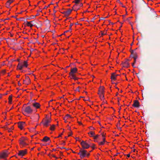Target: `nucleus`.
Masks as SVG:
<instances>
[{
  "instance_id": "dca6fc26",
  "label": "nucleus",
  "mask_w": 160,
  "mask_h": 160,
  "mask_svg": "<svg viewBox=\"0 0 160 160\" xmlns=\"http://www.w3.org/2000/svg\"><path fill=\"white\" fill-rule=\"evenodd\" d=\"M26 79L27 81L26 82V84L27 85H28L31 82L30 79L28 76H26Z\"/></svg>"
},
{
  "instance_id": "5fc2aeb1",
  "label": "nucleus",
  "mask_w": 160,
  "mask_h": 160,
  "mask_svg": "<svg viewBox=\"0 0 160 160\" xmlns=\"http://www.w3.org/2000/svg\"><path fill=\"white\" fill-rule=\"evenodd\" d=\"M127 157L128 158H129L130 157V154H128L127 155Z\"/></svg>"
},
{
  "instance_id": "c756f323",
  "label": "nucleus",
  "mask_w": 160,
  "mask_h": 160,
  "mask_svg": "<svg viewBox=\"0 0 160 160\" xmlns=\"http://www.w3.org/2000/svg\"><path fill=\"white\" fill-rule=\"evenodd\" d=\"M99 135H96V136H94V139H97L98 138V137L99 136Z\"/></svg>"
},
{
  "instance_id": "69168bd1",
  "label": "nucleus",
  "mask_w": 160,
  "mask_h": 160,
  "mask_svg": "<svg viewBox=\"0 0 160 160\" xmlns=\"http://www.w3.org/2000/svg\"><path fill=\"white\" fill-rule=\"evenodd\" d=\"M21 19V18H17V20H20Z\"/></svg>"
},
{
  "instance_id": "0eeeda50",
  "label": "nucleus",
  "mask_w": 160,
  "mask_h": 160,
  "mask_svg": "<svg viewBox=\"0 0 160 160\" xmlns=\"http://www.w3.org/2000/svg\"><path fill=\"white\" fill-rule=\"evenodd\" d=\"M33 111V110L29 106L26 107L24 109V111L28 114L32 113Z\"/></svg>"
},
{
  "instance_id": "423d86ee",
  "label": "nucleus",
  "mask_w": 160,
  "mask_h": 160,
  "mask_svg": "<svg viewBox=\"0 0 160 160\" xmlns=\"http://www.w3.org/2000/svg\"><path fill=\"white\" fill-rule=\"evenodd\" d=\"M8 154L7 152H3L0 153V158L5 159L6 160V158L8 157Z\"/></svg>"
},
{
  "instance_id": "2f4dec72",
  "label": "nucleus",
  "mask_w": 160,
  "mask_h": 160,
  "mask_svg": "<svg viewBox=\"0 0 160 160\" xmlns=\"http://www.w3.org/2000/svg\"><path fill=\"white\" fill-rule=\"evenodd\" d=\"M73 24V23H71L70 25L69 26V29L70 30H71V29H72L71 27Z\"/></svg>"
},
{
  "instance_id": "412c9836",
  "label": "nucleus",
  "mask_w": 160,
  "mask_h": 160,
  "mask_svg": "<svg viewBox=\"0 0 160 160\" xmlns=\"http://www.w3.org/2000/svg\"><path fill=\"white\" fill-rule=\"evenodd\" d=\"M12 95H11L9 96V98H8V100H9V104H11L12 102Z\"/></svg>"
},
{
  "instance_id": "774afa93",
  "label": "nucleus",
  "mask_w": 160,
  "mask_h": 160,
  "mask_svg": "<svg viewBox=\"0 0 160 160\" xmlns=\"http://www.w3.org/2000/svg\"><path fill=\"white\" fill-rule=\"evenodd\" d=\"M78 123H79V124H82V123H81L80 122H78Z\"/></svg>"
},
{
  "instance_id": "a18cd8bd",
  "label": "nucleus",
  "mask_w": 160,
  "mask_h": 160,
  "mask_svg": "<svg viewBox=\"0 0 160 160\" xmlns=\"http://www.w3.org/2000/svg\"><path fill=\"white\" fill-rule=\"evenodd\" d=\"M5 72L6 71L5 70H4L2 71V72L3 73H5Z\"/></svg>"
},
{
  "instance_id": "6ab92c4d",
  "label": "nucleus",
  "mask_w": 160,
  "mask_h": 160,
  "mask_svg": "<svg viewBox=\"0 0 160 160\" xmlns=\"http://www.w3.org/2000/svg\"><path fill=\"white\" fill-rule=\"evenodd\" d=\"M33 21H31V22L27 21V25L28 26L30 27H32L33 26V25L31 23V22H32Z\"/></svg>"
},
{
  "instance_id": "052dcab7",
  "label": "nucleus",
  "mask_w": 160,
  "mask_h": 160,
  "mask_svg": "<svg viewBox=\"0 0 160 160\" xmlns=\"http://www.w3.org/2000/svg\"><path fill=\"white\" fill-rule=\"evenodd\" d=\"M118 129L119 130H121V128H120V127H118Z\"/></svg>"
},
{
  "instance_id": "8fccbe9b",
  "label": "nucleus",
  "mask_w": 160,
  "mask_h": 160,
  "mask_svg": "<svg viewBox=\"0 0 160 160\" xmlns=\"http://www.w3.org/2000/svg\"><path fill=\"white\" fill-rule=\"evenodd\" d=\"M18 85H19V86H21V84L20 83L19 81H18Z\"/></svg>"
},
{
  "instance_id": "7c9ffc66",
  "label": "nucleus",
  "mask_w": 160,
  "mask_h": 160,
  "mask_svg": "<svg viewBox=\"0 0 160 160\" xmlns=\"http://www.w3.org/2000/svg\"><path fill=\"white\" fill-rule=\"evenodd\" d=\"M13 2V0H9L8 1H7V2H8L10 4Z\"/></svg>"
},
{
  "instance_id": "f704fd0d",
  "label": "nucleus",
  "mask_w": 160,
  "mask_h": 160,
  "mask_svg": "<svg viewBox=\"0 0 160 160\" xmlns=\"http://www.w3.org/2000/svg\"><path fill=\"white\" fill-rule=\"evenodd\" d=\"M75 139H76V140L77 141H80V139L78 138V137H76L75 138Z\"/></svg>"
},
{
  "instance_id": "37998d69",
  "label": "nucleus",
  "mask_w": 160,
  "mask_h": 160,
  "mask_svg": "<svg viewBox=\"0 0 160 160\" xmlns=\"http://www.w3.org/2000/svg\"><path fill=\"white\" fill-rule=\"evenodd\" d=\"M117 2L119 3H120L121 4V5H122V3H121L119 0H118L117 1Z\"/></svg>"
},
{
  "instance_id": "3c124183",
  "label": "nucleus",
  "mask_w": 160,
  "mask_h": 160,
  "mask_svg": "<svg viewBox=\"0 0 160 160\" xmlns=\"http://www.w3.org/2000/svg\"><path fill=\"white\" fill-rule=\"evenodd\" d=\"M89 128H90V129H94V128H93V127H89Z\"/></svg>"
},
{
  "instance_id": "79ce46f5",
  "label": "nucleus",
  "mask_w": 160,
  "mask_h": 160,
  "mask_svg": "<svg viewBox=\"0 0 160 160\" xmlns=\"http://www.w3.org/2000/svg\"><path fill=\"white\" fill-rule=\"evenodd\" d=\"M94 146H95V144H93V146H91V147L92 148V149H94V148H95Z\"/></svg>"
},
{
  "instance_id": "338daca9",
  "label": "nucleus",
  "mask_w": 160,
  "mask_h": 160,
  "mask_svg": "<svg viewBox=\"0 0 160 160\" xmlns=\"http://www.w3.org/2000/svg\"><path fill=\"white\" fill-rule=\"evenodd\" d=\"M2 97V95L1 94H0V98H1Z\"/></svg>"
},
{
  "instance_id": "6e6552de",
  "label": "nucleus",
  "mask_w": 160,
  "mask_h": 160,
  "mask_svg": "<svg viewBox=\"0 0 160 160\" xmlns=\"http://www.w3.org/2000/svg\"><path fill=\"white\" fill-rule=\"evenodd\" d=\"M104 87L103 86H101L99 90V92L98 93V94H101L102 95V98H104Z\"/></svg>"
},
{
  "instance_id": "f8f14e48",
  "label": "nucleus",
  "mask_w": 160,
  "mask_h": 160,
  "mask_svg": "<svg viewBox=\"0 0 160 160\" xmlns=\"http://www.w3.org/2000/svg\"><path fill=\"white\" fill-rule=\"evenodd\" d=\"M139 103L138 100H134V103L132 105V106L135 108H138L139 107Z\"/></svg>"
},
{
  "instance_id": "de8ad7c7",
  "label": "nucleus",
  "mask_w": 160,
  "mask_h": 160,
  "mask_svg": "<svg viewBox=\"0 0 160 160\" xmlns=\"http://www.w3.org/2000/svg\"><path fill=\"white\" fill-rule=\"evenodd\" d=\"M72 134V132H71L70 133H69V134L68 135V137H69V136H70Z\"/></svg>"
},
{
  "instance_id": "ddd939ff",
  "label": "nucleus",
  "mask_w": 160,
  "mask_h": 160,
  "mask_svg": "<svg viewBox=\"0 0 160 160\" xmlns=\"http://www.w3.org/2000/svg\"><path fill=\"white\" fill-rule=\"evenodd\" d=\"M77 71V69L76 68H71V72L69 73V75L75 74Z\"/></svg>"
},
{
  "instance_id": "6e6d98bb",
  "label": "nucleus",
  "mask_w": 160,
  "mask_h": 160,
  "mask_svg": "<svg viewBox=\"0 0 160 160\" xmlns=\"http://www.w3.org/2000/svg\"><path fill=\"white\" fill-rule=\"evenodd\" d=\"M13 128H14L13 126H12L10 129H13Z\"/></svg>"
},
{
  "instance_id": "bb28decb",
  "label": "nucleus",
  "mask_w": 160,
  "mask_h": 160,
  "mask_svg": "<svg viewBox=\"0 0 160 160\" xmlns=\"http://www.w3.org/2000/svg\"><path fill=\"white\" fill-rule=\"evenodd\" d=\"M2 128H5L6 129H7L8 130V132H11V130H10V128H7V127H2Z\"/></svg>"
},
{
  "instance_id": "f257e3e1",
  "label": "nucleus",
  "mask_w": 160,
  "mask_h": 160,
  "mask_svg": "<svg viewBox=\"0 0 160 160\" xmlns=\"http://www.w3.org/2000/svg\"><path fill=\"white\" fill-rule=\"evenodd\" d=\"M51 119L50 117H46V118L43 120L41 123H42L44 126L47 127L49 125V124L51 122Z\"/></svg>"
},
{
  "instance_id": "39448f33",
  "label": "nucleus",
  "mask_w": 160,
  "mask_h": 160,
  "mask_svg": "<svg viewBox=\"0 0 160 160\" xmlns=\"http://www.w3.org/2000/svg\"><path fill=\"white\" fill-rule=\"evenodd\" d=\"M27 139L26 138H22L19 140L20 144L23 147L27 145V144L26 142L25 141Z\"/></svg>"
},
{
  "instance_id": "1a4fd4ad",
  "label": "nucleus",
  "mask_w": 160,
  "mask_h": 160,
  "mask_svg": "<svg viewBox=\"0 0 160 160\" xmlns=\"http://www.w3.org/2000/svg\"><path fill=\"white\" fill-rule=\"evenodd\" d=\"M129 61V59H126L125 61L122 62V64L124 67L128 68L129 66V64L128 62Z\"/></svg>"
},
{
  "instance_id": "7ed1b4c3",
  "label": "nucleus",
  "mask_w": 160,
  "mask_h": 160,
  "mask_svg": "<svg viewBox=\"0 0 160 160\" xmlns=\"http://www.w3.org/2000/svg\"><path fill=\"white\" fill-rule=\"evenodd\" d=\"M87 152V151L85 150L80 149L78 154L80 155V157L81 158H82L86 156Z\"/></svg>"
},
{
  "instance_id": "0e129e2a",
  "label": "nucleus",
  "mask_w": 160,
  "mask_h": 160,
  "mask_svg": "<svg viewBox=\"0 0 160 160\" xmlns=\"http://www.w3.org/2000/svg\"><path fill=\"white\" fill-rule=\"evenodd\" d=\"M77 6V4H75L73 6V7H75V6Z\"/></svg>"
},
{
  "instance_id": "72a5a7b5",
  "label": "nucleus",
  "mask_w": 160,
  "mask_h": 160,
  "mask_svg": "<svg viewBox=\"0 0 160 160\" xmlns=\"http://www.w3.org/2000/svg\"><path fill=\"white\" fill-rule=\"evenodd\" d=\"M101 34L102 36H103L104 35L106 34V32L105 33H103L102 31H101Z\"/></svg>"
},
{
  "instance_id": "4d7b16f0",
  "label": "nucleus",
  "mask_w": 160,
  "mask_h": 160,
  "mask_svg": "<svg viewBox=\"0 0 160 160\" xmlns=\"http://www.w3.org/2000/svg\"><path fill=\"white\" fill-rule=\"evenodd\" d=\"M26 81H25V80H23V83H25L26 84Z\"/></svg>"
},
{
  "instance_id": "603ef678",
  "label": "nucleus",
  "mask_w": 160,
  "mask_h": 160,
  "mask_svg": "<svg viewBox=\"0 0 160 160\" xmlns=\"http://www.w3.org/2000/svg\"><path fill=\"white\" fill-rule=\"evenodd\" d=\"M62 134V133L61 134L59 135V136L57 137V138H59V137H60Z\"/></svg>"
},
{
  "instance_id": "c85d7f7f",
  "label": "nucleus",
  "mask_w": 160,
  "mask_h": 160,
  "mask_svg": "<svg viewBox=\"0 0 160 160\" xmlns=\"http://www.w3.org/2000/svg\"><path fill=\"white\" fill-rule=\"evenodd\" d=\"M104 142L103 141L101 142H99V145H103L104 144Z\"/></svg>"
},
{
  "instance_id": "a878e982",
  "label": "nucleus",
  "mask_w": 160,
  "mask_h": 160,
  "mask_svg": "<svg viewBox=\"0 0 160 160\" xmlns=\"http://www.w3.org/2000/svg\"><path fill=\"white\" fill-rule=\"evenodd\" d=\"M75 76V74L70 75L69 77H70L71 79H73Z\"/></svg>"
},
{
  "instance_id": "f3484780",
  "label": "nucleus",
  "mask_w": 160,
  "mask_h": 160,
  "mask_svg": "<svg viewBox=\"0 0 160 160\" xmlns=\"http://www.w3.org/2000/svg\"><path fill=\"white\" fill-rule=\"evenodd\" d=\"M111 78L112 80H116V77L115 76V73H112L111 74Z\"/></svg>"
},
{
  "instance_id": "c03bdc74",
  "label": "nucleus",
  "mask_w": 160,
  "mask_h": 160,
  "mask_svg": "<svg viewBox=\"0 0 160 160\" xmlns=\"http://www.w3.org/2000/svg\"><path fill=\"white\" fill-rule=\"evenodd\" d=\"M100 96V97L101 99H103V98H102V95L101 94H99Z\"/></svg>"
},
{
  "instance_id": "a19ab883",
  "label": "nucleus",
  "mask_w": 160,
  "mask_h": 160,
  "mask_svg": "<svg viewBox=\"0 0 160 160\" xmlns=\"http://www.w3.org/2000/svg\"><path fill=\"white\" fill-rule=\"evenodd\" d=\"M102 139H103V141L104 142H106V141L105 140V137H104Z\"/></svg>"
},
{
  "instance_id": "4468645a",
  "label": "nucleus",
  "mask_w": 160,
  "mask_h": 160,
  "mask_svg": "<svg viewBox=\"0 0 160 160\" xmlns=\"http://www.w3.org/2000/svg\"><path fill=\"white\" fill-rule=\"evenodd\" d=\"M72 9H71L70 8L68 9L66 11L65 16H68L71 12Z\"/></svg>"
},
{
  "instance_id": "c9c22d12",
  "label": "nucleus",
  "mask_w": 160,
  "mask_h": 160,
  "mask_svg": "<svg viewBox=\"0 0 160 160\" xmlns=\"http://www.w3.org/2000/svg\"><path fill=\"white\" fill-rule=\"evenodd\" d=\"M105 134H104L103 133H102V135L103 138L105 137Z\"/></svg>"
},
{
  "instance_id": "bf43d9fd",
  "label": "nucleus",
  "mask_w": 160,
  "mask_h": 160,
  "mask_svg": "<svg viewBox=\"0 0 160 160\" xmlns=\"http://www.w3.org/2000/svg\"><path fill=\"white\" fill-rule=\"evenodd\" d=\"M19 76H20V75H17V76H16V77L17 78H19Z\"/></svg>"
},
{
  "instance_id": "20e7f679",
  "label": "nucleus",
  "mask_w": 160,
  "mask_h": 160,
  "mask_svg": "<svg viewBox=\"0 0 160 160\" xmlns=\"http://www.w3.org/2000/svg\"><path fill=\"white\" fill-rule=\"evenodd\" d=\"M81 144L83 149H88L90 147V145L87 143L86 141H82L81 142Z\"/></svg>"
},
{
  "instance_id": "9b49d317",
  "label": "nucleus",
  "mask_w": 160,
  "mask_h": 160,
  "mask_svg": "<svg viewBox=\"0 0 160 160\" xmlns=\"http://www.w3.org/2000/svg\"><path fill=\"white\" fill-rule=\"evenodd\" d=\"M25 124V122H19L18 123V127L21 130L23 129V127H24Z\"/></svg>"
},
{
  "instance_id": "b1692460",
  "label": "nucleus",
  "mask_w": 160,
  "mask_h": 160,
  "mask_svg": "<svg viewBox=\"0 0 160 160\" xmlns=\"http://www.w3.org/2000/svg\"><path fill=\"white\" fill-rule=\"evenodd\" d=\"M54 129H55V125H51V126L50 128V129L51 130L53 131V130H54Z\"/></svg>"
},
{
  "instance_id": "4c0bfd02",
  "label": "nucleus",
  "mask_w": 160,
  "mask_h": 160,
  "mask_svg": "<svg viewBox=\"0 0 160 160\" xmlns=\"http://www.w3.org/2000/svg\"><path fill=\"white\" fill-rule=\"evenodd\" d=\"M73 79H74L75 80H77L78 79V78L75 77V76Z\"/></svg>"
},
{
  "instance_id": "9d476101",
  "label": "nucleus",
  "mask_w": 160,
  "mask_h": 160,
  "mask_svg": "<svg viewBox=\"0 0 160 160\" xmlns=\"http://www.w3.org/2000/svg\"><path fill=\"white\" fill-rule=\"evenodd\" d=\"M27 150L25 149L24 150H20L18 153V155L21 156H24L27 153Z\"/></svg>"
},
{
  "instance_id": "a211bd4d",
  "label": "nucleus",
  "mask_w": 160,
  "mask_h": 160,
  "mask_svg": "<svg viewBox=\"0 0 160 160\" xmlns=\"http://www.w3.org/2000/svg\"><path fill=\"white\" fill-rule=\"evenodd\" d=\"M49 140L50 138L49 137L47 136H45L43 138V139L42 140V141L44 142H47Z\"/></svg>"
},
{
  "instance_id": "e2e57ef3",
  "label": "nucleus",
  "mask_w": 160,
  "mask_h": 160,
  "mask_svg": "<svg viewBox=\"0 0 160 160\" xmlns=\"http://www.w3.org/2000/svg\"><path fill=\"white\" fill-rule=\"evenodd\" d=\"M62 144H63V145H65V142L63 141V142Z\"/></svg>"
},
{
  "instance_id": "2eb2a0df",
  "label": "nucleus",
  "mask_w": 160,
  "mask_h": 160,
  "mask_svg": "<svg viewBox=\"0 0 160 160\" xmlns=\"http://www.w3.org/2000/svg\"><path fill=\"white\" fill-rule=\"evenodd\" d=\"M33 106L36 108H38L40 107V104L38 102H35L33 103Z\"/></svg>"
},
{
  "instance_id": "49530a36",
  "label": "nucleus",
  "mask_w": 160,
  "mask_h": 160,
  "mask_svg": "<svg viewBox=\"0 0 160 160\" xmlns=\"http://www.w3.org/2000/svg\"><path fill=\"white\" fill-rule=\"evenodd\" d=\"M89 155H90V154L89 153H87V155L86 156L87 157H88Z\"/></svg>"
},
{
  "instance_id": "cd10ccee",
  "label": "nucleus",
  "mask_w": 160,
  "mask_h": 160,
  "mask_svg": "<svg viewBox=\"0 0 160 160\" xmlns=\"http://www.w3.org/2000/svg\"><path fill=\"white\" fill-rule=\"evenodd\" d=\"M6 7H7L8 8H9V6L10 5V4L8 2H7L6 4Z\"/></svg>"
},
{
  "instance_id": "473e14b6",
  "label": "nucleus",
  "mask_w": 160,
  "mask_h": 160,
  "mask_svg": "<svg viewBox=\"0 0 160 160\" xmlns=\"http://www.w3.org/2000/svg\"><path fill=\"white\" fill-rule=\"evenodd\" d=\"M69 117H70V118L71 117L70 116L69 114H67L66 115V117H65V118H68Z\"/></svg>"
},
{
  "instance_id": "4be33fe9",
  "label": "nucleus",
  "mask_w": 160,
  "mask_h": 160,
  "mask_svg": "<svg viewBox=\"0 0 160 160\" xmlns=\"http://www.w3.org/2000/svg\"><path fill=\"white\" fill-rule=\"evenodd\" d=\"M132 58L134 59V63H136V60L138 58L137 56L136 55V53L134 54V55L132 57Z\"/></svg>"
},
{
  "instance_id": "aec40b11",
  "label": "nucleus",
  "mask_w": 160,
  "mask_h": 160,
  "mask_svg": "<svg viewBox=\"0 0 160 160\" xmlns=\"http://www.w3.org/2000/svg\"><path fill=\"white\" fill-rule=\"evenodd\" d=\"M45 24L46 25L48 28H49L50 26V25L49 21L46 20L45 21Z\"/></svg>"
},
{
  "instance_id": "ea45409f",
  "label": "nucleus",
  "mask_w": 160,
  "mask_h": 160,
  "mask_svg": "<svg viewBox=\"0 0 160 160\" xmlns=\"http://www.w3.org/2000/svg\"><path fill=\"white\" fill-rule=\"evenodd\" d=\"M107 17H106V18H107ZM104 18H102V17H101L100 19V20H103L104 19Z\"/></svg>"
},
{
  "instance_id": "e433bc0d",
  "label": "nucleus",
  "mask_w": 160,
  "mask_h": 160,
  "mask_svg": "<svg viewBox=\"0 0 160 160\" xmlns=\"http://www.w3.org/2000/svg\"><path fill=\"white\" fill-rule=\"evenodd\" d=\"M79 87H78V88L76 89V91H78L79 92Z\"/></svg>"
},
{
  "instance_id": "09e8293b",
  "label": "nucleus",
  "mask_w": 160,
  "mask_h": 160,
  "mask_svg": "<svg viewBox=\"0 0 160 160\" xmlns=\"http://www.w3.org/2000/svg\"><path fill=\"white\" fill-rule=\"evenodd\" d=\"M71 31V30H70L69 29V30H68L66 31L64 33L68 32H69V31Z\"/></svg>"
},
{
  "instance_id": "58836bf2",
  "label": "nucleus",
  "mask_w": 160,
  "mask_h": 160,
  "mask_svg": "<svg viewBox=\"0 0 160 160\" xmlns=\"http://www.w3.org/2000/svg\"><path fill=\"white\" fill-rule=\"evenodd\" d=\"M50 6V5H49L48 6H45L44 8V9H47L48 7H49Z\"/></svg>"
},
{
  "instance_id": "680f3d73",
  "label": "nucleus",
  "mask_w": 160,
  "mask_h": 160,
  "mask_svg": "<svg viewBox=\"0 0 160 160\" xmlns=\"http://www.w3.org/2000/svg\"><path fill=\"white\" fill-rule=\"evenodd\" d=\"M142 2L143 3H145V2L144 1H143V0H141Z\"/></svg>"
},
{
  "instance_id": "864d4df0",
  "label": "nucleus",
  "mask_w": 160,
  "mask_h": 160,
  "mask_svg": "<svg viewBox=\"0 0 160 160\" xmlns=\"http://www.w3.org/2000/svg\"><path fill=\"white\" fill-rule=\"evenodd\" d=\"M135 63H134V62L133 63H132V66L133 67H135L134 66V64Z\"/></svg>"
},
{
  "instance_id": "f03ea898",
  "label": "nucleus",
  "mask_w": 160,
  "mask_h": 160,
  "mask_svg": "<svg viewBox=\"0 0 160 160\" xmlns=\"http://www.w3.org/2000/svg\"><path fill=\"white\" fill-rule=\"evenodd\" d=\"M28 66L27 61H25L23 62V64L22 63H19L17 66V68L19 70H21L23 67L27 68Z\"/></svg>"
},
{
  "instance_id": "5701e85b",
  "label": "nucleus",
  "mask_w": 160,
  "mask_h": 160,
  "mask_svg": "<svg viewBox=\"0 0 160 160\" xmlns=\"http://www.w3.org/2000/svg\"><path fill=\"white\" fill-rule=\"evenodd\" d=\"M88 134H91V137H93L94 136L95 134V132L92 131H90L89 133H88Z\"/></svg>"
},
{
  "instance_id": "13d9d810",
  "label": "nucleus",
  "mask_w": 160,
  "mask_h": 160,
  "mask_svg": "<svg viewBox=\"0 0 160 160\" xmlns=\"http://www.w3.org/2000/svg\"><path fill=\"white\" fill-rule=\"evenodd\" d=\"M65 12H66V11H64L63 12H62V13L63 14H65Z\"/></svg>"
},
{
  "instance_id": "393cba45",
  "label": "nucleus",
  "mask_w": 160,
  "mask_h": 160,
  "mask_svg": "<svg viewBox=\"0 0 160 160\" xmlns=\"http://www.w3.org/2000/svg\"><path fill=\"white\" fill-rule=\"evenodd\" d=\"M81 0H75L74 1H73V2L77 4Z\"/></svg>"
}]
</instances>
